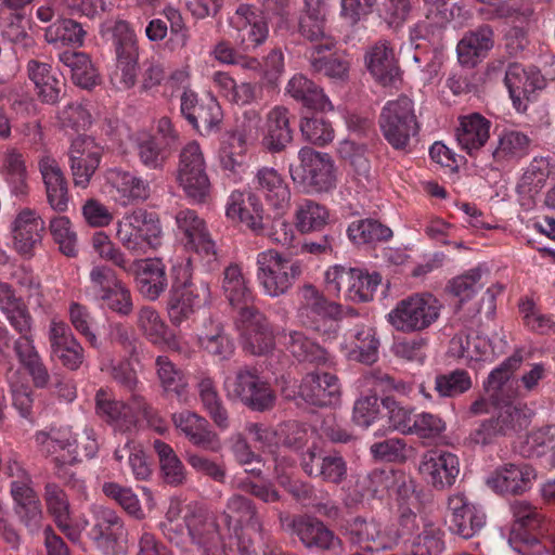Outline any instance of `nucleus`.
<instances>
[{"label": "nucleus", "mask_w": 555, "mask_h": 555, "mask_svg": "<svg viewBox=\"0 0 555 555\" xmlns=\"http://www.w3.org/2000/svg\"><path fill=\"white\" fill-rule=\"evenodd\" d=\"M93 525L88 532L105 555H125L119 539L124 535V521L117 512L103 505L91 507Z\"/></svg>", "instance_id": "nucleus-19"}, {"label": "nucleus", "mask_w": 555, "mask_h": 555, "mask_svg": "<svg viewBox=\"0 0 555 555\" xmlns=\"http://www.w3.org/2000/svg\"><path fill=\"white\" fill-rule=\"evenodd\" d=\"M254 188L272 208L284 211L291 201L289 189L282 176L273 168H260L254 178Z\"/></svg>", "instance_id": "nucleus-40"}, {"label": "nucleus", "mask_w": 555, "mask_h": 555, "mask_svg": "<svg viewBox=\"0 0 555 555\" xmlns=\"http://www.w3.org/2000/svg\"><path fill=\"white\" fill-rule=\"evenodd\" d=\"M39 452L46 457H52L56 464L59 456L65 453L69 455L72 447V431L68 428L39 431L35 436Z\"/></svg>", "instance_id": "nucleus-53"}, {"label": "nucleus", "mask_w": 555, "mask_h": 555, "mask_svg": "<svg viewBox=\"0 0 555 555\" xmlns=\"http://www.w3.org/2000/svg\"><path fill=\"white\" fill-rule=\"evenodd\" d=\"M129 274L135 276L143 297L156 300L168 287L166 266L159 258L135 259Z\"/></svg>", "instance_id": "nucleus-33"}, {"label": "nucleus", "mask_w": 555, "mask_h": 555, "mask_svg": "<svg viewBox=\"0 0 555 555\" xmlns=\"http://www.w3.org/2000/svg\"><path fill=\"white\" fill-rule=\"evenodd\" d=\"M138 326L154 345L178 347L175 334L168 328L159 313L152 307H142L138 313Z\"/></svg>", "instance_id": "nucleus-48"}, {"label": "nucleus", "mask_w": 555, "mask_h": 555, "mask_svg": "<svg viewBox=\"0 0 555 555\" xmlns=\"http://www.w3.org/2000/svg\"><path fill=\"white\" fill-rule=\"evenodd\" d=\"M286 91L307 108L322 112L333 109V105L323 89L302 74H296L289 79Z\"/></svg>", "instance_id": "nucleus-44"}, {"label": "nucleus", "mask_w": 555, "mask_h": 555, "mask_svg": "<svg viewBox=\"0 0 555 555\" xmlns=\"http://www.w3.org/2000/svg\"><path fill=\"white\" fill-rule=\"evenodd\" d=\"M370 74L384 87H395L401 81V70L393 48L386 40H379L365 54Z\"/></svg>", "instance_id": "nucleus-30"}, {"label": "nucleus", "mask_w": 555, "mask_h": 555, "mask_svg": "<svg viewBox=\"0 0 555 555\" xmlns=\"http://www.w3.org/2000/svg\"><path fill=\"white\" fill-rule=\"evenodd\" d=\"M378 125L383 137L393 150L409 152L411 140L420 130L413 101L408 96H400L386 102Z\"/></svg>", "instance_id": "nucleus-6"}, {"label": "nucleus", "mask_w": 555, "mask_h": 555, "mask_svg": "<svg viewBox=\"0 0 555 555\" xmlns=\"http://www.w3.org/2000/svg\"><path fill=\"white\" fill-rule=\"evenodd\" d=\"M191 257L177 258L171 267V288L168 314L175 325L190 318L194 310L210 298L209 284L193 279Z\"/></svg>", "instance_id": "nucleus-4"}, {"label": "nucleus", "mask_w": 555, "mask_h": 555, "mask_svg": "<svg viewBox=\"0 0 555 555\" xmlns=\"http://www.w3.org/2000/svg\"><path fill=\"white\" fill-rule=\"evenodd\" d=\"M39 170L46 186L47 199L51 208L64 212L68 208V185L59 163L49 156L39 160Z\"/></svg>", "instance_id": "nucleus-39"}, {"label": "nucleus", "mask_w": 555, "mask_h": 555, "mask_svg": "<svg viewBox=\"0 0 555 555\" xmlns=\"http://www.w3.org/2000/svg\"><path fill=\"white\" fill-rule=\"evenodd\" d=\"M106 179L121 206L144 202L151 195L150 182L133 172L114 168L107 171Z\"/></svg>", "instance_id": "nucleus-35"}, {"label": "nucleus", "mask_w": 555, "mask_h": 555, "mask_svg": "<svg viewBox=\"0 0 555 555\" xmlns=\"http://www.w3.org/2000/svg\"><path fill=\"white\" fill-rule=\"evenodd\" d=\"M103 493L114 500L130 517L142 520L145 514L133 490L117 482L108 481L102 486Z\"/></svg>", "instance_id": "nucleus-60"}, {"label": "nucleus", "mask_w": 555, "mask_h": 555, "mask_svg": "<svg viewBox=\"0 0 555 555\" xmlns=\"http://www.w3.org/2000/svg\"><path fill=\"white\" fill-rule=\"evenodd\" d=\"M332 49H309L306 53L312 73L322 75L335 82L348 79L350 63L338 53L326 54Z\"/></svg>", "instance_id": "nucleus-42"}, {"label": "nucleus", "mask_w": 555, "mask_h": 555, "mask_svg": "<svg viewBox=\"0 0 555 555\" xmlns=\"http://www.w3.org/2000/svg\"><path fill=\"white\" fill-rule=\"evenodd\" d=\"M488 273V269L483 266H477L453 278L448 285L449 292L459 298L463 304L473 298L482 287V278Z\"/></svg>", "instance_id": "nucleus-56"}, {"label": "nucleus", "mask_w": 555, "mask_h": 555, "mask_svg": "<svg viewBox=\"0 0 555 555\" xmlns=\"http://www.w3.org/2000/svg\"><path fill=\"white\" fill-rule=\"evenodd\" d=\"M299 396L317 406L334 405L340 398L338 378L327 372L308 373L299 386Z\"/></svg>", "instance_id": "nucleus-32"}, {"label": "nucleus", "mask_w": 555, "mask_h": 555, "mask_svg": "<svg viewBox=\"0 0 555 555\" xmlns=\"http://www.w3.org/2000/svg\"><path fill=\"white\" fill-rule=\"evenodd\" d=\"M175 426L196 448L217 453L221 450V439L210 423L192 411H182L172 415Z\"/></svg>", "instance_id": "nucleus-27"}, {"label": "nucleus", "mask_w": 555, "mask_h": 555, "mask_svg": "<svg viewBox=\"0 0 555 555\" xmlns=\"http://www.w3.org/2000/svg\"><path fill=\"white\" fill-rule=\"evenodd\" d=\"M87 31L82 25L72 18H60L44 30V39L55 46L81 47Z\"/></svg>", "instance_id": "nucleus-50"}, {"label": "nucleus", "mask_w": 555, "mask_h": 555, "mask_svg": "<svg viewBox=\"0 0 555 555\" xmlns=\"http://www.w3.org/2000/svg\"><path fill=\"white\" fill-rule=\"evenodd\" d=\"M99 442L93 429L86 428L81 433L72 435V447L69 455L62 454L56 460V466L72 464L81 461L83 457L92 459L99 451Z\"/></svg>", "instance_id": "nucleus-55"}, {"label": "nucleus", "mask_w": 555, "mask_h": 555, "mask_svg": "<svg viewBox=\"0 0 555 555\" xmlns=\"http://www.w3.org/2000/svg\"><path fill=\"white\" fill-rule=\"evenodd\" d=\"M188 534L204 555H229V545L219 525L203 513H192L185 517Z\"/></svg>", "instance_id": "nucleus-24"}, {"label": "nucleus", "mask_w": 555, "mask_h": 555, "mask_svg": "<svg viewBox=\"0 0 555 555\" xmlns=\"http://www.w3.org/2000/svg\"><path fill=\"white\" fill-rule=\"evenodd\" d=\"M59 60L69 69L72 80L76 86L90 90L99 85V73L86 53L64 51L59 54Z\"/></svg>", "instance_id": "nucleus-46"}, {"label": "nucleus", "mask_w": 555, "mask_h": 555, "mask_svg": "<svg viewBox=\"0 0 555 555\" xmlns=\"http://www.w3.org/2000/svg\"><path fill=\"white\" fill-rule=\"evenodd\" d=\"M298 158L300 164L289 167L295 183L315 192H326L335 186L334 164L328 154L306 146L300 149Z\"/></svg>", "instance_id": "nucleus-12"}, {"label": "nucleus", "mask_w": 555, "mask_h": 555, "mask_svg": "<svg viewBox=\"0 0 555 555\" xmlns=\"http://www.w3.org/2000/svg\"><path fill=\"white\" fill-rule=\"evenodd\" d=\"M491 128V120L479 113L461 116L455 130L459 146L469 157L486 160L487 152L483 149L490 140Z\"/></svg>", "instance_id": "nucleus-20"}, {"label": "nucleus", "mask_w": 555, "mask_h": 555, "mask_svg": "<svg viewBox=\"0 0 555 555\" xmlns=\"http://www.w3.org/2000/svg\"><path fill=\"white\" fill-rule=\"evenodd\" d=\"M279 520L282 528L287 533L296 535L306 548L332 555H345L343 540L319 518L280 512Z\"/></svg>", "instance_id": "nucleus-7"}, {"label": "nucleus", "mask_w": 555, "mask_h": 555, "mask_svg": "<svg viewBox=\"0 0 555 555\" xmlns=\"http://www.w3.org/2000/svg\"><path fill=\"white\" fill-rule=\"evenodd\" d=\"M180 115L202 135L217 132L223 117L215 98L201 99L194 90L180 94Z\"/></svg>", "instance_id": "nucleus-16"}, {"label": "nucleus", "mask_w": 555, "mask_h": 555, "mask_svg": "<svg viewBox=\"0 0 555 555\" xmlns=\"http://www.w3.org/2000/svg\"><path fill=\"white\" fill-rule=\"evenodd\" d=\"M534 469L527 465L506 464L488 478V486L501 494H520L530 488Z\"/></svg>", "instance_id": "nucleus-38"}, {"label": "nucleus", "mask_w": 555, "mask_h": 555, "mask_svg": "<svg viewBox=\"0 0 555 555\" xmlns=\"http://www.w3.org/2000/svg\"><path fill=\"white\" fill-rule=\"evenodd\" d=\"M175 220L185 248L194 251L210 267L217 260V251L205 221L197 216L196 211L189 208L179 210Z\"/></svg>", "instance_id": "nucleus-18"}, {"label": "nucleus", "mask_w": 555, "mask_h": 555, "mask_svg": "<svg viewBox=\"0 0 555 555\" xmlns=\"http://www.w3.org/2000/svg\"><path fill=\"white\" fill-rule=\"evenodd\" d=\"M346 530L349 541L367 552L392 550L399 544V534L387 528L382 530L374 519L358 516L348 522Z\"/></svg>", "instance_id": "nucleus-22"}, {"label": "nucleus", "mask_w": 555, "mask_h": 555, "mask_svg": "<svg viewBox=\"0 0 555 555\" xmlns=\"http://www.w3.org/2000/svg\"><path fill=\"white\" fill-rule=\"evenodd\" d=\"M28 28L29 20L24 12L10 13L4 22L2 36L21 57L36 54L37 42Z\"/></svg>", "instance_id": "nucleus-43"}, {"label": "nucleus", "mask_w": 555, "mask_h": 555, "mask_svg": "<svg viewBox=\"0 0 555 555\" xmlns=\"http://www.w3.org/2000/svg\"><path fill=\"white\" fill-rule=\"evenodd\" d=\"M293 140L291 114L284 106H274L266 117L262 128V146L270 153H280Z\"/></svg>", "instance_id": "nucleus-37"}, {"label": "nucleus", "mask_w": 555, "mask_h": 555, "mask_svg": "<svg viewBox=\"0 0 555 555\" xmlns=\"http://www.w3.org/2000/svg\"><path fill=\"white\" fill-rule=\"evenodd\" d=\"M300 467L304 473L325 483L339 486L348 478V464L345 457L336 452H323L312 444L300 455Z\"/></svg>", "instance_id": "nucleus-17"}, {"label": "nucleus", "mask_w": 555, "mask_h": 555, "mask_svg": "<svg viewBox=\"0 0 555 555\" xmlns=\"http://www.w3.org/2000/svg\"><path fill=\"white\" fill-rule=\"evenodd\" d=\"M418 470L427 483L437 490H444L454 485L460 474V463L453 453L428 450L421 457Z\"/></svg>", "instance_id": "nucleus-21"}, {"label": "nucleus", "mask_w": 555, "mask_h": 555, "mask_svg": "<svg viewBox=\"0 0 555 555\" xmlns=\"http://www.w3.org/2000/svg\"><path fill=\"white\" fill-rule=\"evenodd\" d=\"M347 235L352 243L363 245L387 242L392 237V231L378 220L361 219L348 225Z\"/></svg>", "instance_id": "nucleus-52"}, {"label": "nucleus", "mask_w": 555, "mask_h": 555, "mask_svg": "<svg viewBox=\"0 0 555 555\" xmlns=\"http://www.w3.org/2000/svg\"><path fill=\"white\" fill-rule=\"evenodd\" d=\"M250 144L229 132L221 142L219 162L222 170L234 182L246 171L247 150Z\"/></svg>", "instance_id": "nucleus-41"}, {"label": "nucleus", "mask_w": 555, "mask_h": 555, "mask_svg": "<svg viewBox=\"0 0 555 555\" xmlns=\"http://www.w3.org/2000/svg\"><path fill=\"white\" fill-rule=\"evenodd\" d=\"M225 215L255 234H261L263 231V207L258 196L251 191H233L228 197Z\"/></svg>", "instance_id": "nucleus-29"}, {"label": "nucleus", "mask_w": 555, "mask_h": 555, "mask_svg": "<svg viewBox=\"0 0 555 555\" xmlns=\"http://www.w3.org/2000/svg\"><path fill=\"white\" fill-rule=\"evenodd\" d=\"M442 304L433 294H413L396 305L389 322L402 332L422 331L438 320Z\"/></svg>", "instance_id": "nucleus-9"}, {"label": "nucleus", "mask_w": 555, "mask_h": 555, "mask_svg": "<svg viewBox=\"0 0 555 555\" xmlns=\"http://www.w3.org/2000/svg\"><path fill=\"white\" fill-rule=\"evenodd\" d=\"M326 289L330 294H337L345 287L346 299L352 302H367L382 282L378 272H369L361 268H346L334 266L325 273Z\"/></svg>", "instance_id": "nucleus-10"}, {"label": "nucleus", "mask_w": 555, "mask_h": 555, "mask_svg": "<svg viewBox=\"0 0 555 555\" xmlns=\"http://www.w3.org/2000/svg\"><path fill=\"white\" fill-rule=\"evenodd\" d=\"M221 287L230 305L240 310L236 330L243 340L242 347H270L268 326L251 305L254 294L241 266L231 263L223 270Z\"/></svg>", "instance_id": "nucleus-1"}, {"label": "nucleus", "mask_w": 555, "mask_h": 555, "mask_svg": "<svg viewBox=\"0 0 555 555\" xmlns=\"http://www.w3.org/2000/svg\"><path fill=\"white\" fill-rule=\"evenodd\" d=\"M44 232L43 219L34 209H22L12 224L14 249L21 256L31 258L41 245Z\"/></svg>", "instance_id": "nucleus-26"}, {"label": "nucleus", "mask_w": 555, "mask_h": 555, "mask_svg": "<svg viewBox=\"0 0 555 555\" xmlns=\"http://www.w3.org/2000/svg\"><path fill=\"white\" fill-rule=\"evenodd\" d=\"M163 230L156 212L137 208L116 222L115 237L132 256L141 257L162 244Z\"/></svg>", "instance_id": "nucleus-5"}, {"label": "nucleus", "mask_w": 555, "mask_h": 555, "mask_svg": "<svg viewBox=\"0 0 555 555\" xmlns=\"http://www.w3.org/2000/svg\"><path fill=\"white\" fill-rule=\"evenodd\" d=\"M513 105L517 112L524 113L528 102L532 101L538 89L543 87V79L539 72L527 70L521 64H509L504 78Z\"/></svg>", "instance_id": "nucleus-28"}, {"label": "nucleus", "mask_w": 555, "mask_h": 555, "mask_svg": "<svg viewBox=\"0 0 555 555\" xmlns=\"http://www.w3.org/2000/svg\"><path fill=\"white\" fill-rule=\"evenodd\" d=\"M29 79L35 83L39 98L42 102L54 104L60 98L63 81L52 72V66L36 60L27 64Z\"/></svg>", "instance_id": "nucleus-45"}, {"label": "nucleus", "mask_w": 555, "mask_h": 555, "mask_svg": "<svg viewBox=\"0 0 555 555\" xmlns=\"http://www.w3.org/2000/svg\"><path fill=\"white\" fill-rule=\"evenodd\" d=\"M224 388L230 399L238 400L255 412L270 411L275 404L276 397L273 389L256 370H238L233 379L225 380Z\"/></svg>", "instance_id": "nucleus-11"}, {"label": "nucleus", "mask_w": 555, "mask_h": 555, "mask_svg": "<svg viewBox=\"0 0 555 555\" xmlns=\"http://www.w3.org/2000/svg\"><path fill=\"white\" fill-rule=\"evenodd\" d=\"M551 173L550 162L545 157H534L521 176L518 188L531 195L539 193Z\"/></svg>", "instance_id": "nucleus-63"}, {"label": "nucleus", "mask_w": 555, "mask_h": 555, "mask_svg": "<svg viewBox=\"0 0 555 555\" xmlns=\"http://www.w3.org/2000/svg\"><path fill=\"white\" fill-rule=\"evenodd\" d=\"M304 7L298 18V33L312 43L310 49H333L335 39L327 30L323 0H302Z\"/></svg>", "instance_id": "nucleus-23"}, {"label": "nucleus", "mask_w": 555, "mask_h": 555, "mask_svg": "<svg viewBox=\"0 0 555 555\" xmlns=\"http://www.w3.org/2000/svg\"><path fill=\"white\" fill-rule=\"evenodd\" d=\"M494 46V33L491 26L480 25L464 34L456 46L461 65L475 67L485 60Z\"/></svg>", "instance_id": "nucleus-34"}, {"label": "nucleus", "mask_w": 555, "mask_h": 555, "mask_svg": "<svg viewBox=\"0 0 555 555\" xmlns=\"http://www.w3.org/2000/svg\"><path fill=\"white\" fill-rule=\"evenodd\" d=\"M137 155L141 164L149 169H162L170 155V150L157 138L150 135L143 137L137 142Z\"/></svg>", "instance_id": "nucleus-61"}, {"label": "nucleus", "mask_w": 555, "mask_h": 555, "mask_svg": "<svg viewBox=\"0 0 555 555\" xmlns=\"http://www.w3.org/2000/svg\"><path fill=\"white\" fill-rule=\"evenodd\" d=\"M177 180L185 195L195 203H203L209 196L210 181L199 144L188 143L180 153Z\"/></svg>", "instance_id": "nucleus-13"}, {"label": "nucleus", "mask_w": 555, "mask_h": 555, "mask_svg": "<svg viewBox=\"0 0 555 555\" xmlns=\"http://www.w3.org/2000/svg\"><path fill=\"white\" fill-rule=\"evenodd\" d=\"M299 306L298 317L300 322L314 332H321L322 336L334 332L335 319L340 313V306L336 302L328 301L313 285L306 284L299 291ZM306 331H288L279 333L274 337L273 345L279 344L291 347H321L327 340L322 339L321 341L315 337H310ZM272 347V343L270 344Z\"/></svg>", "instance_id": "nucleus-2"}, {"label": "nucleus", "mask_w": 555, "mask_h": 555, "mask_svg": "<svg viewBox=\"0 0 555 555\" xmlns=\"http://www.w3.org/2000/svg\"><path fill=\"white\" fill-rule=\"evenodd\" d=\"M153 449L158 459L163 480L173 487L184 485L188 473L175 450L168 443L159 439L154 440Z\"/></svg>", "instance_id": "nucleus-49"}, {"label": "nucleus", "mask_w": 555, "mask_h": 555, "mask_svg": "<svg viewBox=\"0 0 555 555\" xmlns=\"http://www.w3.org/2000/svg\"><path fill=\"white\" fill-rule=\"evenodd\" d=\"M0 175L15 196L22 197L28 193L25 159L16 149L8 150L3 155L0 164Z\"/></svg>", "instance_id": "nucleus-47"}, {"label": "nucleus", "mask_w": 555, "mask_h": 555, "mask_svg": "<svg viewBox=\"0 0 555 555\" xmlns=\"http://www.w3.org/2000/svg\"><path fill=\"white\" fill-rule=\"evenodd\" d=\"M49 231L63 255L72 258L78 255L77 233L68 217H52L49 221Z\"/></svg>", "instance_id": "nucleus-54"}, {"label": "nucleus", "mask_w": 555, "mask_h": 555, "mask_svg": "<svg viewBox=\"0 0 555 555\" xmlns=\"http://www.w3.org/2000/svg\"><path fill=\"white\" fill-rule=\"evenodd\" d=\"M43 501L48 514L57 528L72 541L79 540V531L72 524L70 503L66 492L56 482L48 481L43 487Z\"/></svg>", "instance_id": "nucleus-36"}, {"label": "nucleus", "mask_w": 555, "mask_h": 555, "mask_svg": "<svg viewBox=\"0 0 555 555\" xmlns=\"http://www.w3.org/2000/svg\"><path fill=\"white\" fill-rule=\"evenodd\" d=\"M257 281L263 293L270 297L286 294L301 275V263L283 256L274 249L257 255Z\"/></svg>", "instance_id": "nucleus-8"}, {"label": "nucleus", "mask_w": 555, "mask_h": 555, "mask_svg": "<svg viewBox=\"0 0 555 555\" xmlns=\"http://www.w3.org/2000/svg\"><path fill=\"white\" fill-rule=\"evenodd\" d=\"M449 23L450 13L448 10L434 11L433 9H427L425 18L412 28L411 38L424 39L431 44H439Z\"/></svg>", "instance_id": "nucleus-51"}, {"label": "nucleus", "mask_w": 555, "mask_h": 555, "mask_svg": "<svg viewBox=\"0 0 555 555\" xmlns=\"http://www.w3.org/2000/svg\"><path fill=\"white\" fill-rule=\"evenodd\" d=\"M89 280L86 294L94 301L121 281L116 271L106 264L94 266L89 273Z\"/></svg>", "instance_id": "nucleus-64"}, {"label": "nucleus", "mask_w": 555, "mask_h": 555, "mask_svg": "<svg viewBox=\"0 0 555 555\" xmlns=\"http://www.w3.org/2000/svg\"><path fill=\"white\" fill-rule=\"evenodd\" d=\"M328 217L325 206L305 199L298 204L296 210V228L301 233L319 231L327 223Z\"/></svg>", "instance_id": "nucleus-57"}, {"label": "nucleus", "mask_w": 555, "mask_h": 555, "mask_svg": "<svg viewBox=\"0 0 555 555\" xmlns=\"http://www.w3.org/2000/svg\"><path fill=\"white\" fill-rule=\"evenodd\" d=\"M532 145L533 139L527 132L516 128H503L487 151L483 166L495 170L506 169L527 157Z\"/></svg>", "instance_id": "nucleus-15"}, {"label": "nucleus", "mask_w": 555, "mask_h": 555, "mask_svg": "<svg viewBox=\"0 0 555 555\" xmlns=\"http://www.w3.org/2000/svg\"><path fill=\"white\" fill-rule=\"evenodd\" d=\"M522 362L524 358L518 351L506 358L488 374L482 384L483 391L498 389L508 384L519 382L515 378V373L521 367Z\"/></svg>", "instance_id": "nucleus-59"}, {"label": "nucleus", "mask_w": 555, "mask_h": 555, "mask_svg": "<svg viewBox=\"0 0 555 555\" xmlns=\"http://www.w3.org/2000/svg\"><path fill=\"white\" fill-rule=\"evenodd\" d=\"M447 522L452 533L469 539L483 527L486 516L464 494H454L448 499Z\"/></svg>", "instance_id": "nucleus-25"}, {"label": "nucleus", "mask_w": 555, "mask_h": 555, "mask_svg": "<svg viewBox=\"0 0 555 555\" xmlns=\"http://www.w3.org/2000/svg\"><path fill=\"white\" fill-rule=\"evenodd\" d=\"M106 29L113 37L116 75L119 77L120 88L130 89L135 85L138 77L139 46L135 33L130 24L122 20L106 25Z\"/></svg>", "instance_id": "nucleus-14"}, {"label": "nucleus", "mask_w": 555, "mask_h": 555, "mask_svg": "<svg viewBox=\"0 0 555 555\" xmlns=\"http://www.w3.org/2000/svg\"><path fill=\"white\" fill-rule=\"evenodd\" d=\"M114 459L119 463L127 460L137 480H147L152 475L151 465L139 443L127 441L125 444L118 446L114 451Z\"/></svg>", "instance_id": "nucleus-58"}, {"label": "nucleus", "mask_w": 555, "mask_h": 555, "mask_svg": "<svg viewBox=\"0 0 555 555\" xmlns=\"http://www.w3.org/2000/svg\"><path fill=\"white\" fill-rule=\"evenodd\" d=\"M221 521L228 530L247 528L263 535V522L258 508L251 499L243 494L234 493L227 499Z\"/></svg>", "instance_id": "nucleus-31"}, {"label": "nucleus", "mask_w": 555, "mask_h": 555, "mask_svg": "<svg viewBox=\"0 0 555 555\" xmlns=\"http://www.w3.org/2000/svg\"><path fill=\"white\" fill-rule=\"evenodd\" d=\"M473 382L465 370H454L438 374L435 378V390L440 397L453 398L465 393L472 388Z\"/></svg>", "instance_id": "nucleus-62"}, {"label": "nucleus", "mask_w": 555, "mask_h": 555, "mask_svg": "<svg viewBox=\"0 0 555 555\" xmlns=\"http://www.w3.org/2000/svg\"><path fill=\"white\" fill-rule=\"evenodd\" d=\"M490 397L492 408L496 410L494 417L483 421L472 434L475 443L487 444L492 437L515 433L527 422L526 404L517 401L524 398L519 382L508 384L504 387L485 391Z\"/></svg>", "instance_id": "nucleus-3"}]
</instances>
